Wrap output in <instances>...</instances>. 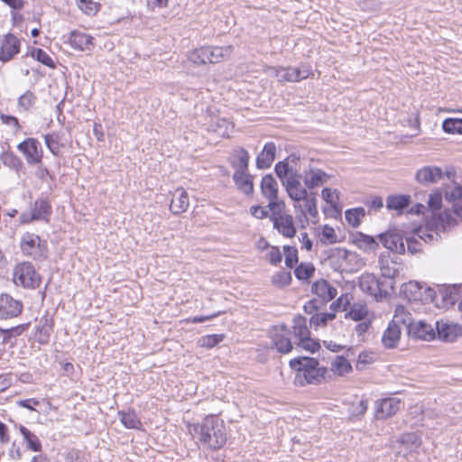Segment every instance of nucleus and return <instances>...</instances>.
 I'll list each match as a JSON object with an SVG mask.
<instances>
[{"label":"nucleus","mask_w":462,"mask_h":462,"mask_svg":"<svg viewBox=\"0 0 462 462\" xmlns=\"http://www.w3.org/2000/svg\"><path fill=\"white\" fill-rule=\"evenodd\" d=\"M365 216V211L363 208H351L345 212L346 220L353 227L358 226Z\"/></svg>","instance_id":"obj_41"},{"label":"nucleus","mask_w":462,"mask_h":462,"mask_svg":"<svg viewBox=\"0 0 462 462\" xmlns=\"http://www.w3.org/2000/svg\"><path fill=\"white\" fill-rule=\"evenodd\" d=\"M17 405L22 408L28 409L30 411H36L34 406H37L40 404V401L34 398L31 399H25V400H19L16 402Z\"/></svg>","instance_id":"obj_64"},{"label":"nucleus","mask_w":462,"mask_h":462,"mask_svg":"<svg viewBox=\"0 0 462 462\" xmlns=\"http://www.w3.org/2000/svg\"><path fill=\"white\" fill-rule=\"evenodd\" d=\"M442 128L446 133L448 134H462V119L448 118L444 120L442 124Z\"/></svg>","instance_id":"obj_45"},{"label":"nucleus","mask_w":462,"mask_h":462,"mask_svg":"<svg viewBox=\"0 0 462 462\" xmlns=\"http://www.w3.org/2000/svg\"><path fill=\"white\" fill-rule=\"evenodd\" d=\"M285 264L289 268H292L298 262V251L293 246H284Z\"/></svg>","instance_id":"obj_55"},{"label":"nucleus","mask_w":462,"mask_h":462,"mask_svg":"<svg viewBox=\"0 0 462 462\" xmlns=\"http://www.w3.org/2000/svg\"><path fill=\"white\" fill-rule=\"evenodd\" d=\"M267 259L273 265H277L282 262V255L278 247L272 246L267 253Z\"/></svg>","instance_id":"obj_59"},{"label":"nucleus","mask_w":462,"mask_h":462,"mask_svg":"<svg viewBox=\"0 0 462 462\" xmlns=\"http://www.w3.org/2000/svg\"><path fill=\"white\" fill-rule=\"evenodd\" d=\"M303 182L309 189L327 184L330 180V175L319 168H310L304 171Z\"/></svg>","instance_id":"obj_14"},{"label":"nucleus","mask_w":462,"mask_h":462,"mask_svg":"<svg viewBox=\"0 0 462 462\" xmlns=\"http://www.w3.org/2000/svg\"><path fill=\"white\" fill-rule=\"evenodd\" d=\"M267 74L271 77L276 78L280 82H296L309 78L311 71L309 67L304 65L300 68L270 67L267 69Z\"/></svg>","instance_id":"obj_5"},{"label":"nucleus","mask_w":462,"mask_h":462,"mask_svg":"<svg viewBox=\"0 0 462 462\" xmlns=\"http://www.w3.org/2000/svg\"><path fill=\"white\" fill-rule=\"evenodd\" d=\"M320 241L329 245L337 243V236L335 229L328 225L323 226L320 233Z\"/></svg>","instance_id":"obj_50"},{"label":"nucleus","mask_w":462,"mask_h":462,"mask_svg":"<svg viewBox=\"0 0 462 462\" xmlns=\"http://www.w3.org/2000/svg\"><path fill=\"white\" fill-rule=\"evenodd\" d=\"M322 199L330 206L336 207L339 202V194L337 189L325 188L321 191Z\"/></svg>","instance_id":"obj_53"},{"label":"nucleus","mask_w":462,"mask_h":462,"mask_svg":"<svg viewBox=\"0 0 462 462\" xmlns=\"http://www.w3.org/2000/svg\"><path fill=\"white\" fill-rule=\"evenodd\" d=\"M230 127H232L231 123L225 118L217 119L216 123L211 125L212 131L222 137L228 136Z\"/></svg>","instance_id":"obj_49"},{"label":"nucleus","mask_w":462,"mask_h":462,"mask_svg":"<svg viewBox=\"0 0 462 462\" xmlns=\"http://www.w3.org/2000/svg\"><path fill=\"white\" fill-rule=\"evenodd\" d=\"M346 318L355 321H362L370 319L367 307L361 303H354L350 310L346 314Z\"/></svg>","instance_id":"obj_38"},{"label":"nucleus","mask_w":462,"mask_h":462,"mask_svg":"<svg viewBox=\"0 0 462 462\" xmlns=\"http://www.w3.org/2000/svg\"><path fill=\"white\" fill-rule=\"evenodd\" d=\"M444 193L447 200L456 203L457 200L462 199V186L452 181L445 186Z\"/></svg>","instance_id":"obj_40"},{"label":"nucleus","mask_w":462,"mask_h":462,"mask_svg":"<svg viewBox=\"0 0 462 462\" xmlns=\"http://www.w3.org/2000/svg\"><path fill=\"white\" fill-rule=\"evenodd\" d=\"M208 63H218L222 60L229 57L233 52V46H205Z\"/></svg>","instance_id":"obj_23"},{"label":"nucleus","mask_w":462,"mask_h":462,"mask_svg":"<svg viewBox=\"0 0 462 462\" xmlns=\"http://www.w3.org/2000/svg\"><path fill=\"white\" fill-rule=\"evenodd\" d=\"M233 179L239 190L247 195L253 192V180L247 171H236Z\"/></svg>","instance_id":"obj_31"},{"label":"nucleus","mask_w":462,"mask_h":462,"mask_svg":"<svg viewBox=\"0 0 462 462\" xmlns=\"http://www.w3.org/2000/svg\"><path fill=\"white\" fill-rule=\"evenodd\" d=\"M21 42L12 33H7L0 40V61L8 62L20 51Z\"/></svg>","instance_id":"obj_11"},{"label":"nucleus","mask_w":462,"mask_h":462,"mask_svg":"<svg viewBox=\"0 0 462 462\" xmlns=\"http://www.w3.org/2000/svg\"><path fill=\"white\" fill-rule=\"evenodd\" d=\"M194 430L199 433V441L210 448H219L226 443L225 426L215 416L206 417Z\"/></svg>","instance_id":"obj_2"},{"label":"nucleus","mask_w":462,"mask_h":462,"mask_svg":"<svg viewBox=\"0 0 462 462\" xmlns=\"http://www.w3.org/2000/svg\"><path fill=\"white\" fill-rule=\"evenodd\" d=\"M14 282L24 288L34 289L41 284V276L29 263H22L14 270Z\"/></svg>","instance_id":"obj_4"},{"label":"nucleus","mask_w":462,"mask_h":462,"mask_svg":"<svg viewBox=\"0 0 462 462\" xmlns=\"http://www.w3.org/2000/svg\"><path fill=\"white\" fill-rule=\"evenodd\" d=\"M231 163L236 171H247L249 163V153L244 148L234 150Z\"/></svg>","instance_id":"obj_34"},{"label":"nucleus","mask_w":462,"mask_h":462,"mask_svg":"<svg viewBox=\"0 0 462 462\" xmlns=\"http://www.w3.org/2000/svg\"><path fill=\"white\" fill-rule=\"evenodd\" d=\"M442 204V196L439 192H434L430 195L428 206L432 212L439 210Z\"/></svg>","instance_id":"obj_58"},{"label":"nucleus","mask_w":462,"mask_h":462,"mask_svg":"<svg viewBox=\"0 0 462 462\" xmlns=\"http://www.w3.org/2000/svg\"><path fill=\"white\" fill-rule=\"evenodd\" d=\"M189 206L188 192L183 188H177L171 194L170 209L174 215L185 212Z\"/></svg>","instance_id":"obj_17"},{"label":"nucleus","mask_w":462,"mask_h":462,"mask_svg":"<svg viewBox=\"0 0 462 462\" xmlns=\"http://www.w3.org/2000/svg\"><path fill=\"white\" fill-rule=\"evenodd\" d=\"M44 142L47 146V148L52 152L53 154H57L59 152V143L57 141V138L54 134H46L44 135Z\"/></svg>","instance_id":"obj_61"},{"label":"nucleus","mask_w":462,"mask_h":462,"mask_svg":"<svg viewBox=\"0 0 462 462\" xmlns=\"http://www.w3.org/2000/svg\"><path fill=\"white\" fill-rule=\"evenodd\" d=\"M118 415L122 424L127 429H140L142 422L134 411H119Z\"/></svg>","instance_id":"obj_39"},{"label":"nucleus","mask_w":462,"mask_h":462,"mask_svg":"<svg viewBox=\"0 0 462 462\" xmlns=\"http://www.w3.org/2000/svg\"><path fill=\"white\" fill-rule=\"evenodd\" d=\"M290 365L295 372V383L300 386L319 383L327 372V369L320 366L319 361L312 357L291 359Z\"/></svg>","instance_id":"obj_1"},{"label":"nucleus","mask_w":462,"mask_h":462,"mask_svg":"<svg viewBox=\"0 0 462 462\" xmlns=\"http://www.w3.org/2000/svg\"><path fill=\"white\" fill-rule=\"evenodd\" d=\"M376 354L373 351H362L359 353L356 364L357 370L365 369L368 365L373 364L376 360Z\"/></svg>","instance_id":"obj_44"},{"label":"nucleus","mask_w":462,"mask_h":462,"mask_svg":"<svg viewBox=\"0 0 462 462\" xmlns=\"http://www.w3.org/2000/svg\"><path fill=\"white\" fill-rule=\"evenodd\" d=\"M23 303L6 293L0 294V319H9L19 316Z\"/></svg>","instance_id":"obj_10"},{"label":"nucleus","mask_w":462,"mask_h":462,"mask_svg":"<svg viewBox=\"0 0 462 462\" xmlns=\"http://www.w3.org/2000/svg\"><path fill=\"white\" fill-rule=\"evenodd\" d=\"M378 237L380 242L386 249L398 254L405 253V245L403 243L402 237L399 234L388 231L380 234Z\"/></svg>","instance_id":"obj_16"},{"label":"nucleus","mask_w":462,"mask_h":462,"mask_svg":"<svg viewBox=\"0 0 462 462\" xmlns=\"http://www.w3.org/2000/svg\"><path fill=\"white\" fill-rule=\"evenodd\" d=\"M291 282V273L284 270L279 271L272 276V283L279 288L288 286Z\"/></svg>","instance_id":"obj_47"},{"label":"nucleus","mask_w":462,"mask_h":462,"mask_svg":"<svg viewBox=\"0 0 462 462\" xmlns=\"http://www.w3.org/2000/svg\"><path fill=\"white\" fill-rule=\"evenodd\" d=\"M261 191L263 196L269 200L268 208L271 210H275L276 208H280V204L277 201L278 182L271 174H267L262 178Z\"/></svg>","instance_id":"obj_12"},{"label":"nucleus","mask_w":462,"mask_h":462,"mask_svg":"<svg viewBox=\"0 0 462 462\" xmlns=\"http://www.w3.org/2000/svg\"><path fill=\"white\" fill-rule=\"evenodd\" d=\"M401 401L395 397L385 398L375 402V417L385 420L393 416L401 408Z\"/></svg>","instance_id":"obj_13"},{"label":"nucleus","mask_w":462,"mask_h":462,"mask_svg":"<svg viewBox=\"0 0 462 462\" xmlns=\"http://www.w3.org/2000/svg\"><path fill=\"white\" fill-rule=\"evenodd\" d=\"M392 323H394L398 327H404L407 329V333L410 328L415 322L411 317V314L403 306H397L394 310V315Z\"/></svg>","instance_id":"obj_29"},{"label":"nucleus","mask_w":462,"mask_h":462,"mask_svg":"<svg viewBox=\"0 0 462 462\" xmlns=\"http://www.w3.org/2000/svg\"><path fill=\"white\" fill-rule=\"evenodd\" d=\"M32 56L34 58H36V60L40 62H42V64L50 67V68H54V61L52 60V59L49 56L48 53H46L42 49H36L32 51Z\"/></svg>","instance_id":"obj_57"},{"label":"nucleus","mask_w":462,"mask_h":462,"mask_svg":"<svg viewBox=\"0 0 462 462\" xmlns=\"http://www.w3.org/2000/svg\"><path fill=\"white\" fill-rule=\"evenodd\" d=\"M368 404L367 401L365 400H359L356 402H354L351 407L349 408V415L351 418H359L363 416L366 410H367Z\"/></svg>","instance_id":"obj_52"},{"label":"nucleus","mask_w":462,"mask_h":462,"mask_svg":"<svg viewBox=\"0 0 462 462\" xmlns=\"http://www.w3.org/2000/svg\"><path fill=\"white\" fill-rule=\"evenodd\" d=\"M17 149L23 153L29 164H38L42 162L43 152L40 142L35 138H28L17 145Z\"/></svg>","instance_id":"obj_7"},{"label":"nucleus","mask_w":462,"mask_h":462,"mask_svg":"<svg viewBox=\"0 0 462 462\" xmlns=\"http://www.w3.org/2000/svg\"><path fill=\"white\" fill-rule=\"evenodd\" d=\"M33 100V94L30 91H27L19 97L18 104L24 110H28L32 106Z\"/></svg>","instance_id":"obj_60"},{"label":"nucleus","mask_w":462,"mask_h":462,"mask_svg":"<svg viewBox=\"0 0 462 462\" xmlns=\"http://www.w3.org/2000/svg\"><path fill=\"white\" fill-rule=\"evenodd\" d=\"M274 171L282 183H283V180H288L289 176L298 173L296 170L289 165L288 159L276 163Z\"/></svg>","instance_id":"obj_42"},{"label":"nucleus","mask_w":462,"mask_h":462,"mask_svg":"<svg viewBox=\"0 0 462 462\" xmlns=\"http://www.w3.org/2000/svg\"><path fill=\"white\" fill-rule=\"evenodd\" d=\"M353 244L365 253L374 252L379 247V244L374 236L361 232L353 236Z\"/></svg>","instance_id":"obj_26"},{"label":"nucleus","mask_w":462,"mask_h":462,"mask_svg":"<svg viewBox=\"0 0 462 462\" xmlns=\"http://www.w3.org/2000/svg\"><path fill=\"white\" fill-rule=\"evenodd\" d=\"M402 327H398L394 323L390 322L382 337L383 346L387 348L395 347L400 341Z\"/></svg>","instance_id":"obj_27"},{"label":"nucleus","mask_w":462,"mask_h":462,"mask_svg":"<svg viewBox=\"0 0 462 462\" xmlns=\"http://www.w3.org/2000/svg\"><path fill=\"white\" fill-rule=\"evenodd\" d=\"M435 325L438 336L442 340L452 342L462 334V327L457 324L437 321Z\"/></svg>","instance_id":"obj_19"},{"label":"nucleus","mask_w":462,"mask_h":462,"mask_svg":"<svg viewBox=\"0 0 462 462\" xmlns=\"http://www.w3.org/2000/svg\"><path fill=\"white\" fill-rule=\"evenodd\" d=\"M335 317L334 313H318L311 317L310 323L315 326H324L328 321L333 320Z\"/></svg>","instance_id":"obj_56"},{"label":"nucleus","mask_w":462,"mask_h":462,"mask_svg":"<svg viewBox=\"0 0 462 462\" xmlns=\"http://www.w3.org/2000/svg\"><path fill=\"white\" fill-rule=\"evenodd\" d=\"M360 289L370 295L377 296L381 292L380 282L373 273H364L359 278Z\"/></svg>","instance_id":"obj_28"},{"label":"nucleus","mask_w":462,"mask_h":462,"mask_svg":"<svg viewBox=\"0 0 462 462\" xmlns=\"http://www.w3.org/2000/svg\"><path fill=\"white\" fill-rule=\"evenodd\" d=\"M51 213L50 203L43 199L34 202L32 208V219H46Z\"/></svg>","instance_id":"obj_36"},{"label":"nucleus","mask_w":462,"mask_h":462,"mask_svg":"<svg viewBox=\"0 0 462 462\" xmlns=\"http://www.w3.org/2000/svg\"><path fill=\"white\" fill-rule=\"evenodd\" d=\"M188 60L195 66H200L208 63L206 55V47H200L190 51L188 54Z\"/></svg>","instance_id":"obj_43"},{"label":"nucleus","mask_w":462,"mask_h":462,"mask_svg":"<svg viewBox=\"0 0 462 462\" xmlns=\"http://www.w3.org/2000/svg\"><path fill=\"white\" fill-rule=\"evenodd\" d=\"M350 304V299L347 293L342 294L335 301L330 304L331 313L346 310V307Z\"/></svg>","instance_id":"obj_51"},{"label":"nucleus","mask_w":462,"mask_h":462,"mask_svg":"<svg viewBox=\"0 0 462 462\" xmlns=\"http://www.w3.org/2000/svg\"><path fill=\"white\" fill-rule=\"evenodd\" d=\"M408 335L415 338L430 341L435 337V330L431 324L424 320H418L411 325Z\"/></svg>","instance_id":"obj_18"},{"label":"nucleus","mask_w":462,"mask_h":462,"mask_svg":"<svg viewBox=\"0 0 462 462\" xmlns=\"http://www.w3.org/2000/svg\"><path fill=\"white\" fill-rule=\"evenodd\" d=\"M330 371L337 376H345L352 372V365L343 356H336L331 360Z\"/></svg>","instance_id":"obj_32"},{"label":"nucleus","mask_w":462,"mask_h":462,"mask_svg":"<svg viewBox=\"0 0 462 462\" xmlns=\"http://www.w3.org/2000/svg\"><path fill=\"white\" fill-rule=\"evenodd\" d=\"M291 331L284 326H275L271 331L273 346L278 352L287 354L292 349V342L290 337Z\"/></svg>","instance_id":"obj_9"},{"label":"nucleus","mask_w":462,"mask_h":462,"mask_svg":"<svg viewBox=\"0 0 462 462\" xmlns=\"http://www.w3.org/2000/svg\"><path fill=\"white\" fill-rule=\"evenodd\" d=\"M273 226L279 233L286 237H293L296 233L293 219L291 215L282 214L275 217L273 219Z\"/></svg>","instance_id":"obj_22"},{"label":"nucleus","mask_w":462,"mask_h":462,"mask_svg":"<svg viewBox=\"0 0 462 462\" xmlns=\"http://www.w3.org/2000/svg\"><path fill=\"white\" fill-rule=\"evenodd\" d=\"M300 202H302V204L294 205L297 212H299L307 220L309 217L311 218L318 217L319 212L317 208V199L315 197L307 195L306 199H302Z\"/></svg>","instance_id":"obj_24"},{"label":"nucleus","mask_w":462,"mask_h":462,"mask_svg":"<svg viewBox=\"0 0 462 462\" xmlns=\"http://www.w3.org/2000/svg\"><path fill=\"white\" fill-rule=\"evenodd\" d=\"M407 250L411 254H416L421 250V244L414 236L406 238Z\"/></svg>","instance_id":"obj_62"},{"label":"nucleus","mask_w":462,"mask_h":462,"mask_svg":"<svg viewBox=\"0 0 462 462\" xmlns=\"http://www.w3.org/2000/svg\"><path fill=\"white\" fill-rule=\"evenodd\" d=\"M292 333L297 340V346L310 353H314L319 348V344L310 338L307 320L302 316H296L293 319Z\"/></svg>","instance_id":"obj_3"},{"label":"nucleus","mask_w":462,"mask_h":462,"mask_svg":"<svg viewBox=\"0 0 462 462\" xmlns=\"http://www.w3.org/2000/svg\"><path fill=\"white\" fill-rule=\"evenodd\" d=\"M301 176L297 174H292L289 176L288 180H283V187L289 196V198L300 203L302 199H306V196L309 195L308 188L305 184H302L300 181Z\"/></svg>","instance_id":"obj_8"},{"label":"nucleus","mask_w":462,"mask_h":462,"mask_svg":"<svg viewBox=\"0 0 462 462\" xmlns=\"http://www.w3.org/2000/svg\"><path fill=\"white\" fill-rule=\"evenodd\" d=\"M443 172L439 167L425 166L416 172V180L424 185L435 183L442 178Z\"/></svg>","instance_id":"obj_20"},{"label":"nucleus","mask_w":462,"mask_h":462,"mask_svg":"<svg viewBox=\"0 0 462 462\" xmlns=\"http://www.w3.org/2000/svg\"><path fill=\"white\" fill-rule=\"evenodd\" d=\"M439 219L444 229H446L447 226L453 225L455 222L452 213L448 210H445L443 213H440Z\"/></svg>","instance_id":"obj_63"},{"label":"nucleus","mask_w":462,"mask_h":462,"mask_svg":"<svg viewBox=\"0 0 462 462\" xmlns=\"http://www.w3.org/2000/svg\"><path fill=\"white\" fill-rule=\"evenodd\" d=\"M311 291L322 302H328L337 295V288L324 279L314 282L311 285Z\"/></svg>","instance_id":"obj_15"},{"label":"nucleus","mask_w":462,"mask_h":462,"mask_svg":"<svg viewBox=\"0 0 462 462\" xmlns=\"http://www.w3.org/2000/svg\"><path fill=\"white\" fill-rule=\"evenodd\" d=\"M224 339V336L221 334H213L203 336L199 338L198 345L205 348H212L219 344Z\"/></svg>","instance_id":"obj_46"},{"label":"nucleus","mask_w":462,"mask_h":462,"mask_svg":"<svg viewBox=\"0 0 462 462\" xmlns=\"http://www.w3.org/2000/svg\"><path fill=\"white\" fill-rule=\"evenodd\" d=\"M18 429L23 438V440L26 443L28 449L34 452L42 451V443L39 438L33 432H32L23 425H19Z\"/></svg>","instance_id":"obj_35"},{"label":"nucleus","mask_w":462,"mask_h":462,"mask_svg":"<svg viewBox=\"0 0 462 462\" xmlns=\"http://www.w3.org/2000/svg\"><path fill=\"white\" fill-rule=\"evenodd\" d=\"M276 145L273 142L265 143L263 151L256 157V167L258 169H268L273 164L276 156Z\"/></svg>","instance_id":"obj_21"},{"label":"nucleus","mask_w":462,"mask_h":462,"mask_svg":"<svg viewBox=\"0 0 462 462\" xmlns=\"http://www.w3.org/2000/svg\"><path fill=\"white\" fill-rule=\"evenodd\" d=\"M69 42L72 48L79 51H90L94 46L93 38L80 32H72Z\"/></svg>","instance_id":"obj_25"},{"label":"nucleus","mask_w":462,"mask_h":462,"mask_svg":"<svg viewBox=\"0 0 462 462\" xmlns=\"http://www.w3.org/2000/svg\"><path fill=\"white\" fill-rule=\"evenodd\" d=\"M421 286L417 282H409L402 286V293L410 301L421 300Z\"/></svg>","instance_id":"obj_37"},{"label":"nucleus","mask_w":462,"mask_h":462,"mask_svg":"<svg viewBox=\"0 0 462 462\" xmlns=\"http://www.w3.org/2000/svg\"><path fill=\"white\" fill-rule=\"evenodd\" d=\"M315 268L312 263H301L294 271L295 276L299 280H308L314 273Z\"/></svg>","instance_id":"obj_48"},{"label":"nucleus","mask_w":462,"mask_h":462,"mask_svg":"<svg viewBox=\"0 0 462 462\" xmlns=\"http://www.w3.org/2000/svg\"><path fill=\"white\" fill-rule=\"evenodd\" d=\"M79 8L87 14H94L98 11L99 5L93 0H76Z\"/></svg>","instance_id":"obj_54"},{"label":"nucleus","mask_w":462,"mask_h":462,"mask_svg":"<svg viewBox=\"0 0 462 462\" xmlns=\"http://www.w3.org/2000/svg\"><path fill=\"white\" fill-rule=\"evenodd\" d=\"M379 267L382 275L385 278L394 279L399 275L397 263L389 255L381 254L379 257Z\"/></svg>","instance_id":"obj_30"},{"label":"nucleus","mask_w":462,"mask_h":462,"mask_svg":"<svg viewBox=\"0 0 462 462\" xmlns=\"http://www.w3.org/2000/svg\"><path fill=\"white\" fill-rule=\"evenodd\" d=\"M21 249L24 254L32 256L34 259L46 257V249L42 245L39 236L34 234L27 233L23 236Z\"/></svg>","instance_id":"obj_6"},{"label":"nucleus","mask_w":462,"mask_h":462,"mask_svg":"<svg viewBox=\"0 0 462 462\" xmlns=\"http://www.w3.org/2000/svg\"><path fill=\"white\" fill-rule=\"evenodd\" d=\"M410 204L411 196L409 195H392L386 199V208L398 213H402Z\"/></svg>","instance_id":"obj_33"}]
</instances>
